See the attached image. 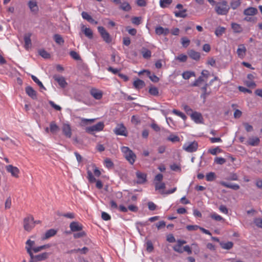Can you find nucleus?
Returning <instances> with one entry per match:
<instances>
[{"label": "nucleus", "mask_w": 262, "mask_h": 262, "mask_svg": "<svg viewBox=\"0 0 262 262\" xmlns=\"http://www.w3.org/2000/svg\"><path fill=\"white\" fill-rule=\"evenodd\" d=\"M215 175L213 172H209L206 175V179L207 181H212L215 179Z\"/></svg>", "instance_id": "obj_43"}, {"label": "nucleus", "mask_w": 262, "mask_h": 262, "mask_svg": "<svg viewBox=\"0 0 262 262\" xmlns=\"http://www.w3.org/2000/svg\"><path fill=\"white\" fill-rule=\"evenodd\" d=\"M27 94L33 99L37 98L36 92L30 86H27L25 89Z\"/></svg>", "instance_id": "obj_14"}, {"label": "nucleus", "mask_w": 262, "mask_h": 262, "mask_svg": "<svg viewBox=\"0 0 262 262\" xmlns=\"http://www.w3.org/2000/svg\"><path fill=\"white\" fill-rule=\"evenodd\" d=\"M97 29L103 40L107 43H110L112 41V38L104 28L99 26Z\"/></svg>", "instance_id": "obj_4"}, {"label": "nucleus", "mask_w": 262, "mask_h": 262, "mask_svg": "<svg viewBox=\"0 0 262 262\" xmlns=\"http://www.w3.org/2000/svg\"><path fill=\"white\" fill-rule=\"evenodd\" d=\"M172 112L176 115L181 117L182 119H183V120H186V119H187V117L182 112L177 110H176V109H173L172 111Z\"/></svg>", "instance_id": "obj_38"}, {"label": "nucleus", "mask_w": 262, "mask_h": 262, "mask_svg": "<svg viewBox=\"0 0 262 262\" xmlns=\"http://www.w3.org/2000/svg\"><path fill=\"white\" fill-rule=\"evenodd\" d=\"M70 228L72 232L82 230L83 226L77 222H72L70 224Z\"/></svg>", "instance_id": "obj_12"}, {"label": "nucleus", "mask_w": 262, "mask_h": 262, "mask_svg": "<svg viewBox=\"0 0 262 262\" xmlns=\"http://www.w3.org/2000/svg\"><path fill=\"white\" fill-rule=\"evenodd\" d=\"M225 28L223 27H217L215 31V34L217 36H221L224 33Z\"/></svg>", "instance_id": "obj_41"}, {"label": "nucleus", "mask_w": 262, "mask_h": 262, "mask_svg": "<svg viewBox=\"0 0 262 262\" xmlns=\"http://www.w3.org/2000/svg\"><path fill=\"white\" fill-rule=\"evenodd\" d=\"M59 127L55 122H51L50 124V130L52 133H55L59 130Z\"/></svg>", "instance_id": "obj_36"}, {"label": "nucleus", "mask_w": 262, "mask_h": 262, "mask_svg": "<svg viewBox=\"0 0 262 262\" xmlns=\"http://www.w3.org/2000/svg\"><path fill=\"white\" fill-rule=\"evenodd\" d=\"M255 225L258 228H262V219L260 218H256L253 221Z\"/></svg>", "instance_id": "obj_54"}, {"label": "nucleus", "mask_w": 262, "mask_h": 262, "mask_svg": "<svg viewBox=\"0 0 262 262\" xmlns=\"http://www.w3.org/2000/svg\"><path fill=\"white\" fill-rule=\"evenodd\" d=\"M220 184L224 187L237 190L239 188V186L236 184L228 183L224 181H221Z\"/></svg>", "instance_id": "obj_18"}, {"label": "nucleus", "mask_w": 262, "mask_h": 262, "mask_svg": "<svg viewBox=\"0 0 262 262\" xmlns=\"http://www.w3.org/2000/svg\"><path fill=\"white\" fill-rule=\"evenodd\" d=\"M101 217L104 221H108L111 219V216L105 212H102Z\"/></svg>", "instance_id": "obj_64"}, {"label": "nucleus", "mask_w": 262, "mask_h": 262, "mask_svg": "<svg viewBox=\"0 0 262 262\" xmlns=\"http://www.w3.org/2000/svg\"><path fill=\"white\" fill-rule=\"evenodd\" d=\"M6 169L10 172L13 177L17 178L19 173V170L16 167L13 166L12 165H9L6 166Z\"/></svg>", "instance_id": "obj_9"}, {"label": "nucleus", "mask_w": 262, "mask_h": 262, "mask_svg": "<svg viewBox=\"0 0 262 262\" xmlns=\"http://www.w3.org/2000/svg\"><path fill=\"white\" fill-rule=\"evenodd\" d=\"M182 77L184 79L188 80L192 76H195V73L193 72L185 71L182 73Z\"/></svg>", "instance_id": "obj_33"}, {"label": "nucleus", "mask_w": 262, "mask_h": 262, "mask_svg": "<svg viewBox=\"0 0 262 262\" xmlns=\"http://www.w3.org/2000/svg\"><path fill=\"white\" fill-rule=\"evenodd\" d=\"M176 59L181 62H185L187 59V56L185 54H182L177 56Z\"/></svg>", "instance_id": "obj_53"}, {"label": "nucleus", "mask_w": 262, "mask_h": 262, "mask_svg": "<svg viewBox=\"0 0 262 262\" xmlns=\"http://www.w3.org/2000/svg\"><path fill=\"white\" fill-rule=\"evenodd\" d=\"M206 80L204 78L203 76H200L197 79H196L193 83L191 84V86H198L200 85L204 82H206Z\"/></svg>", "instance_id": "obj_31"}, {"label": "nucleus", "mask_w": 262, "mask_h": 262, "mask_svg": "<svg viewBox=\"0 0 262 262\" xmlns=\"http://www.w3.org/2000/svg\"><path fill=\"white\" fill-rule=\"evenodd\" d=\"M81 16L84 19L86 20L87 21H89L92 16L90 15L87 12L83 11L81 13Z\"/></svg>", "instance_id": "obj_61"}, {"label": "nucleus", "mask_w": 262, "mask_h": 262, "mask_svg": "<svg viewBox=\"0 0 262 262\" xmlns=\"http://www.w3.org/2000/svg\"><path fill=\"white\" fill-rule=\"evenodd\" d=\"M149 93L153 96H158L159 95V90L156 87H151L149 90Z\"/></svg>", "instance_id": "obj_46"}, {"label": "nucleus", "mask_w": 262, "mask_h": 262, "mask_svg": "<svg viewBox=\"0 0 262 262\" xmlns=\"http://www.w3.org/2000/svg\"><path fill=\"white\" fill-rule=\"evenodd\" d=\"M257 12V10L254 7H249L246 9L244 11L245 15H254Z\"/></svg>", "instance_id": "obj_24"}, {"label": "nucleus", "mask_w": 262, "mask_h": 262, "mask_svg": "<svg viewBox=\"0 0 262 262\" xmlns=\"http://www.w3.org/2000/svg\"><path fill=\"white\" fill-rule=\"evenodd\" d=\"M173 249L175 251H176L179 253H182L183 252V249L182 248V247L178 244L174 246L173 247Z\"/></svg>", "instance_id": "obj_62"}, {"label": "nucleus", "mask_w": 262, "mask_h": 262, "mask_svg": "<svg viewBox=\"0 0 262 262\" xmlns=\"http://www.w3.org/2000/svg\"><path fill=\"white\" fill-rule=\"evenodd\" d=\"M54 79L58 83L60 86L62 88H65L68 83L66 82L64 77L58 75H55L53 76Z\"/></svg>", "instance_id": "obj_8"}, {"label": "nucleus", "mask_w": 262, "mask_h": 262, "mask_svg": "<svg viewBox=\"0 0 262 262\" xmlns=\"http://www.w3.org/2000/svg\"><path fill=\"white\" fill-rule=\"evenodd\" d=\"M141 17H134L132 18V22L136 25H139L141 24Z\"/></svg>", "instance_id": "obj_55"}, {"label": "nucleus", "mask_w": 262, "mask_h": 262, "mask_svg": "<svg viewBox=\"0 0 262 262\" xmlns=\"http://www.w3.org/2000/svg\"><path fill=\"white\" fill-rule=\"evenodd\" d=\"M168 140L172 142H178L180 140V138L178 136L174 135H170L167 138Z\"/></svg>", "instance_id": "obj_48"}, {"label": "nucleus", "mask_w": 262, "mask_h": 262, "mask_svg": "<svg viewBox=\"0 0 262 262\" xmlns=\"http://www.w3.org/2000/svg\"><path fill=\"white\" fill-rule=\"evenodd\" d=\"M57 233V231L54 229H51L47 231L44 236L42 237V239H48L51 237L55 235Z\"/></svg>", "instance_id": "obj_22"}, {"label": "nucleus", "mask_w": 262, "mask_h": 262, "mask_svg": "<svg viewBox=\"0 0 262 262\" xmlns=\"http://www.w3.org/2000/svg\"><path fill=\"white\" fill-rule=\"evenodd\" d=\"M181 43L184 47L186 48L190 43V40L186 37H183L181 38Z\"/></svg>", "instance_id": "obj_45"}, {"label": "nucleus", "mask_w": 262, "mask_h": 262, "mask_svg": "<svg viewBox=\"0 0 262 262\" xmlns=\"http://www.w3.org/2000/svg\"><path fill=\"white\" fill-rule=\"evenodd\" d=\"M191 119L194 121L196 123H202L203 118L202 114L197 112H194L190 114Z\"/></svg>", "instance_id": "obj_10"}, {"label": "nucleus", "mask_w": 262, "mask_h": 262, "mask_svg": "<svg viewBox=\"0 0 262 262\" xmlns=\"http://www.w3.org/2000/svg\"><path fill=\"white\" fill-rule=\"evenodd\" d=\"M241 3L240 0H232L230 6L232 9L235 10L240 6Z\"/></svg>", "instance_id": "obj_40"}, {"label": "nucleus", "mask_w": 262, "mask_h": 262, "mask_svg": "<svg viewBox=\"0 0 262 262\" xmlns=\"http://www.w3.org/2000/svg\"><path fill=\"white\" fill-rule=\"evenodd\" d=\"M31 78L32 80L40 87V88L46 90L45 87L43 86L42 82L34 75H32Z\"/></svg>", "instance_id": "obj_39"}, {"label": "nucleus", "mask_w": 262, "mask_h": 262, "mask_svg": "<svg viewBox=\"0 0 262 262\" xmlns=\"http://www.w3.org/2000/svg\"><path fill=\"white\" fill-rule=\"evenodd\" d=\"M34 227V218L30 216L26 217L24 220V227L27 231H30Z\"/></svg>", "instance_id": "obj_6"}, {"label": "nucleus", "mask_w": 262, "mask_h": 262, "mask_svg": "<svg viewBox=\"0 0 262 262\" xmlns=\"http://www.w3.org/2000/svg\"><path fill=\"white\" fill-rule=\"evenodd\" d=\"M136 176L137 178V183L143 184L146 181L147 176L145 173L138 171L136 172Z\"/></svg>", "instance_id": "obj_13"}, {"label": "nucleus", "mask_w": 262, "mask_h": 262, "mask_svg": "<svg viewBox=\"0 0 262 262\" xmlns=\"http://www.w3.org/2000/svg\"><path fill=\"white\" fill-rule=\"evenodd\" d=\"M71 56L75 60L80 59V56L79 54L75 51H72L70 53Z\"/></svg>", "instance_id": "obj_58"}, {"label": "nucleus", "mask_w": 262, "mask_h": 262, "mask_svg": "<svg viewBox=\"0 0 262 262\" xmlns=\"http://www.w3.org/2000/svg\"><path fill=\"white\" fill-rule=\"evenodd\" d=\"M188 54L191 58L195 60H198L200 58V53L193 50L189 51Z\"/></svg>", "instance_id": "obj_23"}, {"label": "nucleus", "mask_w": 262, "mask_h": 262, "mask_svg": "<svg viewBox=\"0 0 262 262\" xmlns=\"http://www.w3.org/2000/svg\"><path fill=\"white\" fill-rule=\"evenodd\" d=\"M244 125L245 126V129L246 130V131L247 132H250L253 131V126L252 125H250L249 123H244Z\"/></svg>", "instance_id": "obj_63"}, {"label": "nucleus", "mask_w": 262, "mask_h": 262, "mask_svg": "<svg viewBox=\"0 0 262 262\" xmlns=\"http://www.w3.org/2000/svg\"><path fill=\"white\" fill-rule=\"evenodd\" d=\"M11 206V199L10 197H9L7 199L5 203V208L6 209H8L10 208Z\"/></svg>", "instance_id": "obj_59"}, {"label": "nucleus", "mask_w": 262, "mask_h": 262, "mask_svg": "<svg viewBox=\"0 0 262 262\" xmlns=\"http://www.w3.org/2000/svg\"><path fill=\"white\" fill-rule=\"evenodd\" d=\"M104 127V123L99 122L93 126L87 127L85 130L87 133L93 134L94 132H98L102 130Z\"/></svg>", "instance_id": "obj_3"}, {"label": "nucleus", "mask_w": 262, "mask_h": 262, "mask_svg": "<svg viewBox=\"0 0 262 262\" xmlns=\"http://www.w3.org/2000/svg\"><path fill=\"white\" fill-rule=\"evenodd\" d=\"M55 41L58 45H61L64 43V40L62 36L58 34H56L53 36Z\"/></svg>", "instance_id": "obj_30"}, {"label": "nucleus", "mask_w": 262, "mask_h": 262, "mask_svg": "<svg viewBox=\"0 0 262 262\" xmlns=\"http://www.w3.org/2000/svg\"><path fill=\"white\" fill-rule=\"evenodd\" d=\"M170 169L174 171H180L181 170L180 166L174 163L170 165Z\"/></svg>", "instance_id": "obj_57"}, {"label": "nucleus", "mask_w": 262, "mask_h": 262, "mask_svg": "<svg viewBox=\"0 0 262 262\" xmlns=\"http://www.w3.org/2000/svg\"><path fill=\"white\" fill-rule=\"evenodd\" d=\"M186 10L183 9L182 10H180L179 11H175L174 15L177 17H181V18H184L187 16V14L186 13Z\"/></svg>", "instance_id": "obj_35"}, {"label": "nucleus", "mask_w": 262, "mask_h": 262, "mask_svg": "<svg viewBox=\"0 0 262 262\" xmlns=\"http://www.w3.org/2000/svg\"><path fill=\"white\" fill-rule=\"evenodd\" d=\"M119 8L124 11L128 12L129 11L132 7L128 2H124L122 3H121Z\"/></svg>", "instance_id": "obj_28"}, {"label": "nucleus", "mask_w": 262, "mask_h": 262, "mask_svg": "<svg viewBox=\"0 0 262 262\" xmlns=\"http://www.w3.org/2000/svg\"><path fill=\"white\" fill-rule=\"evenodd\" d=\"M81 29L82 32L86 37L90 39H92L93 38V32L90 28L85 27L84 25H82Z\"/></svg>", "instance_id": "obj_21"}, {"label": "nucleus", "mask_w": 262, "mask_h": 262, "mask_svg": "<svg viewBox=\"0 0 262 262\" xmlns=\"http://www.w3.org/2000/svg\"><path fill=\"white\" fill-rule=\"evenodd\" d=\"M141 53L143 57L146 59L150 58L151 56V52L150 51L145 48H143L142 49Z\"/></svg>", "instance_id": "obj_32"}, {"label": "nucleus", "mask_w": 262, "mask_h": 262, "mask_svg": "<svg viewBox=\"0 0 262 262\" xmlns=\"http://www.w3.org/2000/svg\"><path fill=\"white\" fill-rule=\"evenodd\" d=\"M214 162L217 164H223L226 162V159L222 157H216L214 159Z\"/></svg>", "instance_id": "obj_52"}, {"label": "nucleus", "mask_w": 262, "mask_h": 262, "mask_svg": "<svg viewBox=\"0 0 262 262\" xmlns=\"http://www.w3.org/2000/svg\"><path fill=\"white\" fill-rule=\"evenodd\" d=\"M198 147V143L194 141L189 143L185 144L183 146V148L188 152H192L195 151L197 150Z\"/></svg>", "instance_id": "obj_7"}, {"label": "nucleus", "mask_w": 262, "mask_h": 262, "mask_svg": "<svg viewBox=\"0 0 262 262\" xmlns=\"http://www.w3.org/2000/svg\"><path fill=\"white\" fill-rule=\"evenodd\" d=\"M172 3V0H160V5L162 8H165Z\"/></svg>", "instance_id": "obj_49"}, {"label": "nucleus", "mask_w": 262, "mask_h": 262, "mask_svg": "<svg viewBox=\"0 0 262 262\" xmlns=\"http://www.w3.org/2000/svg\"><path fill=\"white\" fill-rule=\"evenodd\" d=\"M39 55L44 58L48 59L50 57V54L43 49L39 51Z\"/></svg>", "instance_id": "obj_44"}, {"label": "nucleus", "mask_w": 262, "mask_h": 262, "mask_svg": "<svg viewBox=\"0 0 262 262\" xmlns=\"http://www.w3.org/2000/svg\"><path fill=\"white\" fill-rule=\"evenodd\" d=\"M232 29L236 33H241L243 29L240 25L236 23H232L231 24Z\"/></svg>", "instance_id": "obj_34"}, {"label": "nucleus", "mask_w": 262, "mask_h": 262, "mask_svg": "<svg viewBox=\"0 0 262 262\" xmlns=\"http://www.w3.org/2000/svg\"><path fill=\"white\" fill-rule=\"evenodd\" d=\"M165 188V184L164 183L155 182V189L156 190H163ZM163 193V191L161 192Z\"/></svg>", "instance_id": "obj_37"}, {"label": "nucleus", "mask_w": 262, "mask_h": 262, "mask_svg": "<svg viewBox=\"0 0 262 262\" xmlns=\"http://www.w3.org/2000/svg\"><path fill=\"white\" fill-rule=\"evenodd\" d=\"M209 152L212 155H215L217 152H221V149L219 147H217L214 148L209 149Z\"/></svg>", "instance_id": "obj_60"}, {"label": "nucleus", "mask_w": 262, "mask_h": 262, "mask_svg": "<svg viewBox=\"0 0 262 262\" xmlns=\"http://www.w3.org/2000/svg\"><path fill=\"white\" fill-rule=\"evenodd\" d=\"M246 48L244 45H240L237 50V54L240 58H243L246 54Z\"/></svg>", "instance_id": "obj_19"}, {"label": "nucleus", "mask_w": 262, "mask_h": 262, "mask_svg": "<svg viewBox=\"0 0 262 262\" xmlns=\"http://www.w3.org/2000/svg\"><path fill=\"white\" fill-rule=\"evenodd\" d=\"M88 179L90 183H94L96 181V179L93 176L92 172L90 170L87 171Z\"/></svg>", "instance_id": "obj_47"}, {"label": "nucleus", "mask_w": 262, "mask_h": 262, "mask_svg": "<svg viewBox=\"0 0 262 262\" xmlns=\"http://www.w3.org/2000/svg\"><path fill=\"white\" fill-rule=\"evenodd\" d=\"M31 33H27L24 35L25 48L28 49L31 45Z\"/></svg>", "instance_id": "obj_20"}, {"label": "nucleus", "mask_w": 262, "mask_h": 262, "mask_svg": "<svg viewBox=\"0 0 262 262\" xmlns=\"http://www.w3.org/2000/svg\"><path fill=\"white\" fill-rule=\"evenodd\" d=\"M155 32L158 35H167L169 33V30L168 28H164L162 27L158 26L156 28Z\"/></svg>", "instance_id": "obj_16"}, {"label": "nucleus", "mask_w": 262, "mask_h": 262, "mask_svg": "<svg viewBox=\"0 0 262 262\" xmlns=\"http://www.w3.org/2000/svg\"><path fill=\"white\" fill-rule=\"evenodd\" d=\"M220 245L224 249L229 250L233 247V243L232 242L221 243Z\"/></svg>", "instance_id": "obj_29"}, {"label": "nucleus", "mask_w": 262, "mask_h": 262, "mask_svg": "<svg viewBox=\"0 0 262 262\" xmlns=\"http://www.w3.org/2000/svg\"><path fill=\"white\" fill-rule=\"evenodd\" d=\"M105 166L108 168H113L114 164L113 162L108 158H107L104 161Z\"/></svg>", "instance_id": "obj_51"}, {"label": "nucleus", "mask_w": 262, "mask_h": 262, "mask_svg": "<svg viewBox=\"0 0 262 262\" xmlns=\"http://www.w3.org/2000/svg\"><path fill=\"white\" fill-rule=\"evenodd\" d=\"M49 255V253L47 252H44L40 254L35 255V261H40L47 259Z\"/></svg>", "instance_id": "obj_25"}, {"label": "nucleus", "mask_w": 262, "mask_h": 262, "mask_svg": "<svg viewBox=\"0 0 262 262\" xmlns=\"http://www.w3.org/2000/svg\"><path fill=\"white\" fill-rule=\"evenodd\" d=\"M28 7L33 14H37L39 11V8L36 1L31 0L28 2Z\"/></svg>", "instance_id": "obj_11"}, {"label": "nucleus", "mask_w": 262, "mask_h": 262, "mask_svg": "<svg viewBox=\"0 0 262 262\" xmlns=\"http://www.w3.org/2000/svg\"><path fill=\"white\" fill-rule=\"evenodd\" d=\"M183 108L188 115L190 116V114L194 112H193L192 110L187 105H183Z\"/></svg>", "instance_id": "obj_56"}, {"label": "nucleus", "mask_w": 262, "mask_h": 262, "mask_svg": "<svg viewBox=\"0 0 262 262\" xmlns=\"http://www.w3.org/2000/svg\"><path fill=\"white\" fill-rule=\"evenodd\" d=\"M79 231L78 233H76L73 234V236L75 238H81L86 235V233L84 231L82 230Z\"/></svg>", "instance_id": "obj_50"}, {"label": "nucleus", "mask_w": 262, "mask_h": 262, "mask_svg": "<svg viewBox=\"0 0 262 262\" xmlns=\"http://www.w3.org/2000/svg\"><path fill=\"white\" fill-rule=\"evenodd\" d=\"M210 217L216 221H224V219L220 215L214 212L210 215Z\"/></svg>", "instance_id": "obj_42"}, {"label": "nucleus", "mask_w": 262, "mask_h": 262, "mask_svg": "<svg viewBox=\"0 0 262 262\" xmlns=\"http://www.w3.org/2000/svg\"><path fill=\"white\" fill-rule=\"evenodd\" d=\"M260 140L257 137L250 138L248 141V144L251 146H257L259 144Z\"/></svg>", "instance_id": "obj_26"}, {"label": "nucleus", "mask_w": 262, "mask_h": 262, "mask_svg": "<svg viewBox=\"0 0 262 262\" xmlns=\"http://www.w3.org/2000/svg\"><path fill=\"white\" fill-rule=\"evenodd\" d=\"M121 150L126 160L130 164H133L136 159V155L127 146H122L121 148Z\"/></svg>", "instance_id": "obj_2"}, {"label": "nucleus", "mask_w": 262, "mask_h": 262, "mask_svg": "<svg viewBox=\"0 0 262 262\" xmlns=\"http://www.w3.org/2000/svg\"><path fill=\"white\" fill-rule=\"evenodd\" d=\"M90 93L91 95L97 100L100 99L102 97V92L96 89H92L90 91Z\"/></svg>", "instance_id": "obj_17"}, {"label": "nucleus", "mask_w": 262, "mask_h": 262, "mask_svg": "<svg viewBox=\"0 0 262 262\" xmlns=\"http://www.w3.org/2000/svg\"><path fill=\"white\" fill-rule=\"evenodd\" d=\"M215 11L219 15H227L230 9L228 3L226 1H222L215 3Z\"/></svg>", "instance_id": "obj_1"}, {"label": "nucleus", "mask_w": 262, "mask_h": 262, "mask_svg": "<svg viewBox=\"0 0 262 262\" xmlns=\"http://www.w3.org/2000/svg\"><path fill=\"white\" fill-rule=\"evenodd\" d=\"M114 133L117 135L127 136V132L125 126L122 124H118L114 129Z\"/></svg>", "instance_id": "obj_5"}, {"label": "nucleus", "mask_w": 262, "mask_h": 262, "mask_svg": "<svg viewBox=\"0 0 262 262\" xmlns=\"http://www.w3.org/2000/svg\"><path fill=\"white\" fill-rule=\"evenodd\" d=\"M133 85L136 89H140L145 86V83L143 80L138 79L134 81Z\"/></svg>", "instance_id": "obj_27"}, {"label": "nucleus", "mask_w": 262, "mask_h": 262, "mask_svg": "<svg viewBox=\"0 0 262 262\" xmlns=\"http://www.w3.org/2000/svg\"><path fill=\"white\" fill-rule=\"evenodd\" d=\"M62 130L63 134L68 138H71L72 136V132L71 126L68 124H63Z\"/></svg>", "instance_id": "obj_15"}]
</instances>
